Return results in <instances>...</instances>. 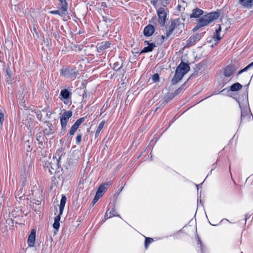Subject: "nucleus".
<instances>
[{
  "instance_id": "nucleus-41",
  "label": "nucleus",
  "mask_w": 253,
  "mask_h": 253,
  "mask_svg": "<svg viewBox=\"0 0 253 253\" xmlns=\"http://www.w3.org/2000/svg\"><path fill=\"white\" fill-rule=\"evenodd\" d=\"M37 117L39 120H41L42 118V115L41 112H38L37 113Z\"/></svg>"
},
{
  "instance_id": "nucleus-45",
  "label": "nucleus",
  "mask_w": 253,
  "mask_h": 253,
  "mask_svg": "<svg viewBox=\"0 0 253 253\" xmlns=\"http://www.w3.org/2000/svg\"><path fill=\"white\" fill-rule=\"evenodd\" d=\"M44 133L45 134H48L49 133L48 132V130L47 129H45L44 130Z\"/></svg>"
},
{
  "instance_id": "nucleus-31",
  "label": "nucleus",
  "mask_w": 253,
  "mask_h": 253,
  "mask_svg": "<svg viewBox=\"0 0 253 253\" xmlns=\"http://www.w3.org/2000/svg\"><path fill=\"white\" fill-rule=\"evenodd\" d=\"M145 248L146 249H147L149 245L154 241V240L153 238H149V237H145Z\"/></svg>"
},
{
  "instance_id": "nucleus-2",
  "label": "nucleus",
  "mask_w": 253,
  "mask_h": 253,
  "mask_svg": "<svg viewBox=\"0 0 253 253\" xmlns=\"http://www.w3.org/2000/svg\"><path fill=\"white\" fill-rule=\"evenodd\" d=\"M156 12L158 16L159 23L161 27H164L166 24L167 15L169 13L168 8L160 7L157 8Z\"/></svg>"
},
{
  "instance_id": "nucleus-46",
  "label": "nucleus",
  "mask_w": 253,
  "mask_h": 253,
  "mask_svg": "<svg viewBox=\"0 0 253 253\" xmlns=\"http://www.w3.org/2000/svg\"><path fill=\"white\" fill-rule=\"evenodd\" d=\"M47 109H43V110H42V111L43 112H45L46 113V112H47Z\"/></svg>"
},
{
  "instance_id": "nucleus-19",
  "label": "nucleus",
  "mask_w": 253,
  "mask_h": 253,
  "mask_svg": "<svg viewBox=\"0 0 253 253\" xmlns=\"http://www.w3.org/2000/svg\"><path fill=\"white\" fill-rule=\"evenodd\" d=\"M239 3L244 7L251 8L253 5V0H239Z\"/></svg>"
},
{
  "instance_id": "nucleus-6",
  "label": "nucleus",
  "mask_w": 253,
  "mask_h": 253,
  "mask_svg": "<svg viewBox=\"0 0 253 253\" xmlns=\"http://www.w3.org/2000/svg\"><path fill=\"white\" fill-rule=\"evenodd\" d=\"M180 19H175L171 20L169 29L166 31V37L168 38L171 35L174 30L180 25Z\"/></svg>"
},
{
  "instance_id": "nucleus-30",
  "label": "nucleus",
  "mask_w": 253,
  "mask_h": 253,
  "mask_svg": "<svg viewBox=\"0 0 253 253\" xmlns=\"http://www.w3.org/2000/svg\"><path fill=\"white\" fill-rule=\"evenodd\" d=\"M158 2L161 5H162L164 8H167L166 7L169 4V0H158Z\"/></svg>"
},
{
  "instance_id": "nucleus-10",
  "label": "nucleus",
  "mask_w": 253,
  "mask_h": 253,
  "mask_svg": "<svg viewBox=\"0 0 253 253\" xmlns=\"http://www.w3.org/2000/svg\"><path fill=\"white\" fill-rule=\"evenodd\" d=\"M239 105L241 110V123H242L247 117L250 116L251 111L249 107H242L240 103Z\"/></svg>"
},
{
  "instance_id": "nucleus-26",
  "label": "nucleus",
  "mask_w": 253,
  "mask_h": 253,
  "mask_svg": "<svg viewBox=\"0 0 253 253\" xmlns=\"http://www.w3.org/2000/svg\"><path fill=\"white\" fill-rule=\"evenodd\" d=\"M49 13L52 14H57L60 16L61 17H64L66 16L67 13L62 10H51L49 12Z\"/></svg>"
},
{
  "instance_id": "nucleus-7",
  "label": "nucleus",
  "mask_w": 253,
  "mask_h": 253,
  "mask_svg": "<svg viewBox=\"0 0 253 253\" xmlns=\"http://www.w3.org/2000/svg\"><path fill=\"white\" fill-rule=\"evenodd\" d=\"M60 74L62 76L67 78L75 79L76 76V72L71 70L68 68L61 69Z\"/></svg>"
},
{
  "instance_id": "nucleus-27",
  "label": "nucleus",
  "mask_w": 253,
  "mask_h": 253,
  "mask_svg": "<svg viewBox=\"0 0 253 253\" xmlns=\"http://www.w3.org/2000/svg\"><path fill=\"white\" fill-rule=\"evenodd\" d=\"M107 187H108V184H102L99 186L97 192L100 191L101 192V195L102 196L103 194L106 192V191L107 189Z\"/></svg>"
},
{
  "instance_id": "nucleus-36",
  "label": "nucleus",
  "mask_w": 253,
  "mask_h": 253,
  "mask_svg": "<svg viewBox=\"0 0 253 253\" xmlns=\"http://www.w3.org/2000/svg\"><path fill=\"white\" fill-rule=\"evenodd\" d=\"M152 80L154 83H156L159 81V75L158 74H154L152 78Z\"/></svg>"
},
{
  "instance_id": "nucleus-1",
  "label": "nucleus",
  "mask_w": 253,
  "mask_h": 253,
  "mask_svg": "<svg viewBox=\"0 0 253 253\" xmlns=\"http://www.w3.org/2000/svg\"><path fill=\"white\" fill-rule=\"evenodd\" d=\"M190 70L189 65L182 61L176 68L175 75L171 80L172 84H176Z\"/></svg>"
},
{
  "instance_id": "nucleus-28",
  "label": "nucleus",
  "mask_w": 253,
  "mask_h": 253,
  "mask_svg": "<svg viewBox=\"0 0 253 253\" xmlns=\"http://www.w3.org/2000/svg\"><path fill=\"white\" fill-rule=\"evenodd\" d=\"M197 250L198 252H200V253H204V249L203 248L202 243L201 240L199 239V237L197 236Z\"/></svg>"
},
{
  "instance_id": "nucleus-14",
  "label": "nucleus",
  "mask_w": 253,
  "mask_h": 253,
  "mask_svg": "<svg viewBox=\"0 0 253 253\" xmlns=\"http://www.w3.org/2000/svg\"><path fill=\"white\" fill-rule=\"evenodd\" d=\"M201 38L200 34H197L193 37H191L187 41V45L191 46L195 44L196 42L200 40Z\"/></svg>"
},
{
  "instance_id": "nucleus-32",
  "label": "nucleus",
  "mask_w": 253,
  "mask_h": 253,
  "mask_svg": "<svg viewBox=\"0 0 253 253\" xmlns=\"http://www.w3.org/2000/svg\"><path fill=\"white\" fill-rule=\"evenodd\" d=\"M101 197L102 195L101 194V192L100 191L97 192L94 198L92 201V204L93 205L95 204Z\"/></svg>"
},
{
  "instance_id": "nucleus-11",
  "label": "nucleus",
  "mask_w": 253,
  "mask_h": 253,
  "mask_svg": "<svg viewBox=\"0 0 253 253\" xmlns=\"http://www.w3.org/2000/svg\"><path fill=\"white\" fill-rule=\"evenodd\" d=\"M206 26V15L197 20L196 26L193 28V31L196 32L201 28Z\"/></svg>"
},
{
  "instance_id": "nucleus-24",
  "label": "nucleus",
  "mask_w": 253,
  "mask_h": 253,
  "mask_svg": "<svg viewBox=\"0 0 253 253\" xmlns=\"http://www.w3.org/2000/svg\"><path fill=\"white\" fill-rule=\"evenodd\" d=\"M242 87V84L239 83L233 84L230 87V90L231 91H237L240 90Z\"/></svg>"
},
{
  "instance_id": "nucleus-44",
  "label": "nucleus",
  "mask_w": 253,
  "mask_h": 253,
  "mask_svg": "<svg viewBox=\"0 0 253 253\" xmlns=\"http://www.w3.org/2000/svg\"><path fill=\"white\" fill-rule=\"evenodd\" d=\"M197 191H199V188L201 187V184H197L196 185ZM199 195V193H198V196Z\"/></svg>"
},
{
  "instance_id": "nucleus-42",
  "label": "nucleus",
  "mask_w": 253,
  "mask_h": 253,
  "mask_svg": "<svg viewBox=\"0 0 253 253\" xmlns=\"http://www.w3.org/2000/svg\"><path fill=\"white\" fill-rule=\"evenodd\" d=\"M174 96L173 95H170L169 97L168 98H165V102H168L169 101V100H170V99H171V98Z\"/></svg>"
},
{
  "instance_id": "nucleus-40",
  "label": "nucleus",
  "mask_w": 253,
  "mask_h": 253,
  "mask_svg": "<svg viewBox=\"0 0 253 253\" xmlns=\"http://www.w3.org/2000/svg\"><path fill=\"white\" fill-rule=\"evenodd\" d=\"M157 2H158V0H152L151 1V3L153 5L156 9L159 8L156 5Z\"/></svg>"
},
{
  "instance_id": "nucleus-3",
  "label": "nucleus",
  "mask_w": 253,
  "mask_h": 253,
  "mask_svg": "<svg viewBox=\"0 0 253 253\" xmlns=\"http://www.w3.org/2000/svg\"><path fill=\"white\" fill-rule=\"evenodd\" d=\"M59 98L64 104H69L71 103L72 93L67 89L61 90Z\"/></svg>"
},
{
  "instance_id": "nucleus-20",
  "label": "nucleus",
  "mask_w": 253,
  "mask_h": 253,
  "mask_svg": "<svg viewBox=\"0 0 253 253\" xmlns=\"http://www.w3.org/2000/svg\"><path fill=\"white\" fill-rule=\"evenodd\" d=\"M145 42H147L148 45L144 47L141 53H147L151 52L153 48L156 46L155 44L154 43H149L147 41H145Z\"/></svg>"
},
{
  "instance_id": "nucleus-34",
  "label": "nucleus",
  "mask_w": 253,
  "mask_h": 253,
  "mask_svg": "<svg viewBox=\"0 0 253 253\" xmlns=\"http://www.w3.org/2000/svg\"><path fill=\"white\" fill-rule=\"evenodd\" d=\"M109 214H110V215H109V217H112L115 216H119V214H117V212L115 210V207L113 208L112 209V210L110 211Z\"/></svg>"
},
{
  "instance_id": "nucleus-38",
  "label": "nucleus",
  "mask_w": 253,
  "mask_h": 253,
  "mask_svg": "<svg viewBox=\"0 0 253 253\" xmlns=\"http://www.w3.org/2000/svg\"><path fill=\"white\" fill-rule=\"evenodd\" d=\"M185 84H183L182 85H181L179 88H178L177 89H176L174 93V96L178 94H179L180 92V91L183 88V87L184 86Z\"/></svg>"
},
{
  "instance_id": "nucleus-21",
  "label": "nucleus",
  "mask_w": 253,
  "mask_h": 253,
  "mask_svg": "<svg viewBox=\"0 0 253 253\" xmlns=\"http://www.w3.org/2000/svg\"><path fill=\"white\" fill-rule=\"evenodd\" d=\"M66 197L65 196L62 195V198L60 201V203L59 205V213L60 214H62L63 211L65 207V205L66 202Z\"/></svg>"
},
{
  "instance_id": "nucleus-8",
  "label": "nucleus",
  "mask_w": 253,
  "mask_h": 253,
  "mask_svg": "<svg viewBox=\"0 0 253 253\" xmlns=\"http://www.w3.org/2000/svg\"><path fill=\"white\" fill-rule=\"evenodd\" d=\"M85 121V117H82L78 119L74 125L72 126L70 131L69 134L71 135H73L76 130L78 129L80 126Z\"/></svg>"
},
{
  "instance_id": "nucleus-39",
  "label": "nucleus",
  "mask_w": 253,
  "mask_h": 253,
  "mask_svg": "<svg viewBox=\"0 0 253 253\" xmlns=\"http://www.w3.org/2000/svg\"><path fill=\"white\" fill-rule=\"evenodd\" d=\"M25 144L27 145V151H28V152H30L32 148H31L30 146V141L29 140H28L26 142H25Z\"/></svg>"
},
{
  "instance_id": "nucleus-9",
  "label": "nucleus",
  "mask_w": 253,
  "mask_h": 253,
  "mask_svg": "<svg viewBox=\"0 0 253 253\" xmlns=\"http://www.w3.org/2000/svg\"><path fill=\"white\" fill-rule=\"evenodd\" d=\"M220 15V13L218 11L211 12L207 13V25L217 19Z\"/></svg>"
},
{
  "instance_id": "nucleus-35",
  "label": "nucleus",
  "mask_w": 253,
  "mask_h": 253,
  "mask_svg": "<svg viewBox=\"0 0 253 253\" xmlns=\"http://www.w3.org/2000/svg\"><path fill=\"white\" fill-rule=\"evenodd\" d=\"M122 67V65H120V64L118 62H116L114 63L113 65V68L114 70L116 71L119 70Z\"/></svg>"
},
{
  "instance_id": "nucleus-12",
  "label": "nucleus",
  "mask_w": 253,
  "mask_h": 253,
  "mask_svg": "<svg viewBox=\"0 0 253 253\" xmlns=\"http://www.w3.org/2000/svg\"><path fill=\"white\" fill-rule=\"evenodd\" d=\"M204 11L199 8H196L192 10L190 14V18H200V16L204 15Z\"/></svg>"
},
{
  "instance_id": "nucleus-25",
  "label": "nucleus",
  "mask_w": 253,
  "mask_h": 253,
  "mask_svg": "<svg viewBox=\"0 0 253 253\" xmlns=\"http://www.w3.org/2000/svg\"><path fill=\"white\" fill-rule=\"evenodd\" d=\"M104 125H105V121H102L100 123V124H99L98 126V127L95 131V138H97L99 133H100V131L102 129V128H103L104 126Z\"/></svg>"
},
{
  "instance_id": "nucleus-33",
  "label": "nucleus",
  "mask_w": 253,
  "mask_h": 253,
  "mask_svg": "<svg viewBox=\"0 0 253 253\" xmlns=\"http://www.w3.org/2000/svg\"><path fill=\"white\" fill-rule=\"evenodd\" d=\"M253 66V62H252L251 63H250V64H249L248 66H247L246 67H245L242 70L239 71V72L238 73L237 75H239L241 74L242 73H243V72L247 71L249 69H250V68H251Z\"/></svg>"
},
{
  "instance_id": "nucleus-5",
  "label": "nucleus",
  "mask_w": 253,
  "mask_h": 253,
  "mask_svg": "<svg viewBox=\"0 0 253 253\" xmlns=\"http://www.w3.org/2000/svg\"><path fill=\"white\" fill-rule=\"evenodd\" d=\"M72 116V112L70 111H67L63 113L60 118L61 127L64 130L66 129L67 123L70 118Z\"/></svg>"
},
{
  "instance_id": "nucleus-16",
  "label": "nucleus",
  "mask_w": 253,
  "mask_h": 253,
  "mask_svg": "<svg viewBox=\"0 0 253 253\" xmlns=\"http://www.w3.org/2000/svg\"><path fill=\"white\" fill-rule=\"evenodd\" d=\"M154 32V27L152 25L149 24L144 28L143 33L145 36L150 37L152 35Z\"/></svg>"
},
{
  "instance_id": "nucleus-48",
  "label": "nucleus",
  "mask_w": 253,
  "mask_h": 253,
  "mask_svg": "<svg viewBox=\"0 0 253 253\" xmlns=\"http://www.w3.org/2000/svg\"><path fill=\"white\" fill-rule=\"evenodd\" d=\"M201 197V195L200 196V197ZM200 202L201 203V200L200 199Z\"/></svg>"
},
{
  "instance_id": "nucleus-29",
  "label": "nucleus",
  "mask_w": 253,
  "mask_h": 253,
  "mask_svg": "<svg viewBox=\"0 0 253 253\" xmlns=\"http://www.w3.org/2000/svg\"><path fill=\"white\" fill-rule=\"evenodd\" d=\"M36 139L40 145H42L43 136L42 132L38 133L36 135Z\"/></svg>"
},
{
  "instance_id": "nucleus-17",
  "label": "nucleus",
  "mask_w": 253,
  "mask_h": 253,
  "mask_svg": "<svg viewBox=\"0 0 253 253\" xmlns=\"http://www.w3.org/2000/svg\"><path fill=\"white\" fill-rule=\"evenodd\" d=\"M36 239V231L35 230H32L28 239V244L29 247H32L34 246Z\"/></svg>"
},
{
  "instance_id": "nucleus-15",
  "label": "nucleus",
  "mask_w": 253,
  "mask_h": 253,
  "mask_svg": "<svg viewBox=\"0 0 253 253\" xmlns=\"http://www.w3.org/2000/svg\"><path fill=\"white\" fill-rule=\"evenodd\" d=\"M235 69L234 67L231 65L226 66L224 70L223 75L225 77H230L235 73Z\"/></svg>"
},
{
  "instance_id": "nucleus-13",
  "label": "nucleus",
  "mask_w": 253,
  "mask_h": 253,
  "mask_svg": "<svg viewBox=\"0 0 253 253\" xmlns=\"http://www.w3.org/2000/svg\"><path fill=\"white\" fill-rule=\"evenodd\" d=\"M111 45L109 42H102L97 44L96 46L97 50L98 52H102L107 48H109Z\"/></svg>"
},
{
  "instance_id": "nucleus-4",
  "label": "nucleus",
  "mask_w": 253,
  "mask_h": 253,
  "mask_svg": "<svg viewBox=\"0 0 253 253\" xmlns=\"http://www.w3.org/2000/svg\"><path fill=\"white\" fill-rule=\"evenodd\" d=\"M216 26H218V28L215 29V33L213 35V37H212V39H213V40H214V45H216L218 43V42L221 39V37H220V33L221 30V28L220 25H217ZM211 40H209L207 41V43L210 44V45L209 46L211 47H212L213 46V43H212V44H211Z\"/></svg>"
},
{
  "instance_id": "nucleus-22",
  "label": "nucleus",
  "mask_w": 253,
  "mask_h": 253,
  "mask_svg": "<svg viewBox=\"0 0 253 253\" xmlns=\"http://www.w3.org/2000/svg\"><path fill=\"white\" fill-rule=\"evenodd\" d=\"M62 214H59L58 215L54 217V222L53 224V227L54 229L58 230L60 227V220L61 218V215Z\"/></svg>"
},
{
  "instance_id": "nucleus-49",
  "label": "nucleus",
  "mask_w": 253,
  "mask_h": 253,
  "mask_svg": "<svg viewBox=\"0 0 253 253\" xmlns=\"http://www.w3.org/2000/svg\"><path fill=\"white\" fill-rule=\"evenodd\" d=\"M229 170H230V166L229 167Z\"/></svg>"
},
{
  "instance_id": "nucleus-50",
  "label": "nucleus",
  "mask_w": 253,
  "mask_h": 253,
  "mask_svg": "<svg viewBox=\"0 0 253 253\" xmlns=\"http://www.w3.org/2000/svg\"><path fill=\"white\" fill-rule=\"evenodd\" d=\"M197 201H199V197H198Z\"/></svg>"
},
{
  "instance_id": "nucleus-23",
  "label": "nucleus",
  "mask_w": 253,
  "mask_h": 253,
  "mask_svg": "<svg viewBox=\"0 0 253 253\" xmlns=\"http://www.w3.org/2000/svg\"><path fill=\"white\" fill-rule=\"evenodd\" d=\"M60 4V10L63 11L67 13V10L68 7V4L66 0H63L59 1Z\"/></svg>"
},
{
  "instance_id": "nucleus-43",
  "label": "nucleus",
  "mask_w": 253,
  "mask_h": 253,
  "mask_svg": "<svg viewBox=\"0 0 253 253\" xmlns=\"http://www.w3.org/2000/svg\"><path fill=\"white\" fill-rule=\"evenodd\" d=\"M109 216H108V212L107 211L105 214V216H104V218H105V220H107V219L109 218L110 217H109Z\"/></svg>"
},
{
  "instance_id": "nucleus-47",
  "label": "nucleus",
  "mask_w": 253,
  "mask_h": 253,
  "mask_svg": "<svg viewBox=\"0 0 253 253\" xmlns=\"http://www.w3.org/2000/svg\"><path fill=\"white\" fill-rule=\"evenodd\" d=\"M226 83H227L226 82H224H224H223V83H222V85H223V86H224V85L226 84Z\"/></svg>"
},
{
  "instance_id": "nucleus-37",
  "label": "nucleus",
  "mask_w": 253,
  "mask_h": 253,
  "mask_svg": "<svg viewBox=\"0 0 253 253\" xmlns=\"http://www.w3.org/2000/svg\"><path fill=\"white\" fill-rule=\"evenodd\" d=\"M82 136L81 134H79L77 135L76 137V143L77 144H79L82 140Z\"/></svg>"
},
{
  "instance_id": "nucleus-18",
  "label": "nucleus",
  "mask_w": 253,
  "mask_h": 253,
  "mask_svg": "<svg viewBox=\"0 0 253 253\" xmlns=\"http://www.w3.org/2000/svg\"><path fill=\"white\" fill-rule=\"evenodd\" d=\"M61 157H59L58 159H57L56 157H53L52 160L51 161L49 165H50L51 168L54 170L59 168L60 164L59 161L60 160Z\"/></svg>"
}]
</instances>
